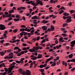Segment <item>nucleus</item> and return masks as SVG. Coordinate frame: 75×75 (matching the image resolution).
<instances>
[{
  "instance_id": "nucleus-1",
  "label": "nucleus",
  "mask_w": 75,
  "mask_h": 75,
  "mask_svg": "<svg viewBox=\"0 0 75 75\" xmlns=\"http://www.w3.org/2000/svg\"><path fill=\"white\" fill-rule=\"evenodd\" d=\"M19 72L22 74V75H31V71L28 70H27L26 71H23V70L20 69L19 70Z\"/></svg>"
},
{
  "instance_id": "nucleus-2",
  "label": "nucleus",
  "mask_w": 75,
  "mask_h": 75,
  "mask_svg": "<svg viewBox=\"0 0 75 75\" xmlns=\"http://www.w3.org/2000/svg\"><path fill=\"white\" fill-rule=\"evenodd\" d=\"M37 1L36 2H32L31 3L32 5H33V6H37V4H40V6H42L43 5L42 1H41L38 0H37Z\"/></svg>"
},
{
  "instance_id": "nucleus-3",
  "label": "nucleus",
  "mask_w": 75,
  "mask_h": 75,
  "mask_svg": "<svg viewBox=\"0 0 75 75\" xmlns=\"http://www.w3.org/2000/svg\"><path fill=\"white\" fill-rule=\"evenodd\" d=\"M40 47L38 46L37 47H33L32 49H30L29 50V51H30L31 52H34L35 50H37L39 49Z\"/></svg>"
},
{
  "instance_id": "nucleus-4",
  "label": "nucleus",
  "mask_w": 75,
  "mask_h": 75,
  "mask_svg": "<svg viewBox=\"0 0 75 75\" xmlns=\"http://www.w3.org/2000/svg\"><path fill=\"white\" fill-rule=\"evenodd\" d=\"M70 43L71 44V47L70 48V50H73L74 49L73 47H74V45H75V40L71 42Z\"/></svg>"
},
{
  "instance_id": "nucleus-5",
  "label": "nucleus",
  "mask_w": 75,
  "mask_h": 75,
  "mask_svg": "<svg viewBox=\"0 0 75 75\" xmlns=\"http://www.w3.org/2000/svg\"><path fill=\"white\" fill-rule=\"evenodd\" d=\"M9 57H8V56H7L6 57H4V58L5 59H7V58H9V59H11V58H13V53H10L9 54Z\"/></svg>"
},
{
  "instance_id": "nucleus-6",
  "label": "nucleus",
  "mask_w": 75,
  "mask_h": 75,
  "mask_svg": "<svg viewBox=\"0 0 75 75\" xmlns=\"http://www.w3.org/2000/svg\"><path fill=\"white\" fill-rule=\"evenodd\" d=\"M6 28V26L3 24L0 25V30H4Z\"/></svg>"
},
{
  "instance_id": "nucleus-7",
  "label": "nucleus",
  "mask_w": 75,
  "mask_h": 75,
  "mask_svg": "<svg viewBox=\"0 0 75 75\" xmlns=\"http://www.w3.org/2000/svg\"><path fill=\"white\" fill-rule=\"evenodd\" d=\"M47 63H45L44 65H41L40 66V68H44V67L45 68L47 67Z\"/></svg>"
},
{
  "instance_id": "nucleus-8",
  "label": "nucleus",
  "mask_w": 75,
  "mask_h": 75,
  "mask_svg": "<svg viewBox=\"0 0 75 75\" xmlns=\"http://www.w3.org/2000/svg\"><path fill=\"white\" fill-rule=\"evenodd\" d=\"M72 21V19H67V21H65L66 23H71Z\"/></svg>"
},
{
  "instance_id": "nucleus-9",
  "label": "nucleus",
  "mask_w": 75,
  "mask_h": 75,
  "mask_svg": "<svg viewBox=\"0 0 75 75\" xmlns=\"http://www.w3.org/2000/svg\"><path fill=\"white\" fill-rule=\"evenodd\" d=\"M25 59V58H22L19 61V62L21 64H23V63H24V60Z\"/></svg>"
},
{
  "instance_id": "nucleus-10",
  "label": "nucleus",
  "mask_w": 75,
  "mask_h": 75,
  "mask_svg": "<svg viewBox=\"0 0 75 75\" xmlns=\"http://www.w3.org/2000/svg\"><path fill=\"white\" fill-rule=\"evenodd\" d=\"M55 30V28H54V26L52 25H51V28H50V30L51 31H54V30Z\"/></svg>"
},
{
  "instance_id": "nucleus-11",
  "label": "nucleus",
  "mask_w": 75,
  "mask_h": 75,
  "mask_svg": "<svg viewBox=\"0 0 75 75\" xmlns=\"http://www.w3.org/2000/svg\"><path fill=\"white\" fill-rule=\"evenodd\" d=\"M42 23H44V24H46V23H49V21L48 20L46 21L45 20H44L42 21Z\"/></svg>"
},
{
  "instance_id": "nucleus-12",
  "label": "nucleus",
  "mask_w": 75,
  "mask_h": 75,
  "mask_svg": "<svg viewBox=\"0 0 75 75\" xmlns=\"http://www.w3.org/2000/svg\"><path fill=\"white\" fill-rule=\"evenodd\" d=\"M42 28L44 31H45L47 29V27L45 26H43L42 27Z\"/></svg>"
},
{
  "instance_id": "nucleus-13",
  "label": "nucleus",
  "mask_w": 75,
  "mask_h": 75,
  "mask_svg": "<svg viewBox=\"0 0 75 75\" xmlns=\"http://www.w3.org/2000/svg\"><path fill=\"white\" fill-rule=\"evenodd\" d=\"M62 64L63 65H65V67L67 66V63L65 62L64 61H63L62 62Z\"/></svg>"
},
{
  "instance_id": "nucleus-14",
  "label": "nucleus",
  "mask_w": 75,
  "mask_h": 75,
  "mask_svg": "<svg viewBox=\"0 0 75 75\" xmlns=\"http://www.w3.org/2000/svg\"><path fill=\"white\" fill-rule=\"evenodd\" d=\"M3 66L4 67H6V66H5V64L4 63H3L1 64H0V68H1V67H2Z\"/></svg>"
},
{
  "instance_id": "nucleus-15",
  "label": "nucleus",
  "mask_w": 75,
  "mask_h": 75,
  "mask_svg": "<svg viewBox=\"0 0 75 75\" xmlns=\"http://www.w3.org/2000/svg\"><path fill=\"white\" fill-rule=\"evenodd\" d=\"M12 71V69L11 68L9 67L8 69V74H10Z\"/></svg>"
},
{
  "instance_id": "nucleus-16",
  "label": "nucleus",
  "mask_w": 75,
  "mask_h": 75,
  "mask_svg": "<svg viewBox=\"0 0 75 75\" xmlns=\"http://www.w3.org/2000/svg\"><path fill=\"white\" fill-rule=\"evenodd\" d=\"M31 19H32V20H34L35 19H36V20H37V16H33L31 18Z\"/></svg>"
},
{
  "instance_id": "nucleus-17",
  "label": "nucleus",
  "mask_w": 75,
  "mask_h": 75,
  "mask_svg": "<svg viewBox=\"0 0 75 75\" xmlns=\"http://www.w3.org/2000/svg\"><path fill=\"white\" fill-rule=\"evenodd\" d=\"M64 10H62L61 11H59L58 13L59 14H62V13H64Z\"/></svg>"
},
{
  "instance_id": "nucleus-18",
  "label": "nucleus",
  "mask_w": 75,
  "mask_h": 75,
  "mask_svg": "<svg viewBox=\"0 0 75 75\" xmlns=\"http://www.w3.org/2000/svg\"><path fill=\"white\" fill-rule=\"evenodd\" d=\"M37 52H38V51H36V53L35 52L33 53H32V54L33 55H35V56H37V55H38V54L37 53Z\"/></svg>"
},
{
  "instance_id": "nucleus-19",
  "label": "nucleus",
  "mask_w": 75,
  "mask_h": 75,
  "mask_svg": "<svg viewBox=\"0 0 75 75\" xmlns=\"http://www.w3.org/2000/svg\"><path fill=\"white\" fill-rule=\"evenodd\" d=\"M42 58V55L39 54L38 55V56L37 57L38 59H40V58Z\"/></svg>"
},
{
  "instance_id": "nucleus-20",
  "label": "nucleus",
  "mask_w": 75,
  "mask_h": 75,
  "mask_svg": "<svg viewBox=\"0 0 75 75\" xmlns=\"http://www.w3.org/2000/svg\"><path fill=\"white\" fill-rule=\"evenodd\" d=\"M33 29H34V28L33 27L31 28L30 29H28L27 31H28V32H30V31H31V30H33Z\"/></svg>"
},
{
  "instance_id": "nucleus-21",
  "label": "nucleus",
  "mask_w": 75,
  "mask_h": 75,
  "mask_svg": "<svg viewBox=\"0 0 75 75\" xmlns=\"http://www.w3.org/2000/svg\"><path fill=\"white\" fill-rule=\"evenodd\" d=\"M4 54V52H3V51L0 52V54L1 55V56H3Z\"/></svg>"
},
{
  "instance_id": "nucleus-22",
  "label": "nucleus",
  "mask_w": 75,
  "mask_h": 75,
  "mask_svg": "<svg viewBox=\"0 0 75 75\" xmlns=\"http://www.w3.org/2000/svg\"><path fill=\"white\" fill-rule=\"evenodd\" d=\"M63 15L65 16H69V13H63Z\"/></svg>"
},
{
  "instance_id": "nucleus-23",
  "label": "nucleus",
  "mask_w": 75,
  "mask_h": 75,
  "mask_svg": "<svg viewBox=\"0 0 75 75\" xmlns=\"http://www.w3.org/2000/svg\"><path fill=\"white\" fill-rule=\"evenodd\" d=\"M20 18H19L18 19H14V21H20Z\"/></svg>"
},
{
  "instance_id": "nucleus-24",
  "label": "nucleus",
  "mask_w": 75,
  "mask_h": 75,
  "mask_svg": "<svg viewBox=\"0 0 75 75\" xmlns=\"http://www.w3.org/2000/svg\"><path fill=\"white\" fill-rule=\"evenodd\" d=\"M62 9H63L64 10H66L65 9V8H64V7L62 6L58 10V11H59V10H62Z\"/></svg>"
},
{
  "instance_id": "nucleus-25",
  "label": "nucleus",
  "mask_w": 75,
  "mask_h": 75,
  "mask_svg": "<svg viewBox=\"0 0 75 75\" xmlns=\"http://www.w3.org/2000/svg\"><path fill=\"white\" fill-rule=\"evenodd\" d=\"M69 58H72L73 57V54H71L69 55Z\"/></svg>"
},
{
  "instance_id": "nucleus-26",
  "label": "nucleus",
  "mask_w": 75,
  "mask_h": 75,
  "mask_svg": "<svg viewBox=\"0 0 75 75\" xmlns=\"http://www.w3.org/2000/svg\"><path fill=\"white\" fill-rule=\"evenodd\" d=\"M62 35L63 36V37H67V36H68V35H67V34L65 33H62Z\"/></svg>"
},
{
  "instance_id": "nucleus-27",
  "label": "nucleus",
  "mask_w": 75,
  "mask_h": 75,
  "mask_svg": "<svg viewBox=\"0 0 75 75\" xmlns=\"http://www.w3.org/2000/svg\"><path fill=\"white\" fill-rule=\"evenodd\" d=\"M50 61H51V59L50 58L47 59L46 61L45 62L46 64H47V63Z\"/></svg>"
},
{
  "instance_id": "nucleus-28",
  "label": "nucleus",
  "mask_w": 75,
  "mask_h": 75,
  "mask_svg": "<svg viewBox=\"0 0 75 75\" xmlns=\"http://www.w3.org/2000/svg\"><path fill=\"white\" fill-rule=\"evenodd\" d=\"M14 11V10L12 9L11 10H10L9 11V13H13Z\"/></svg>"
},
{
  "instance_id": "nucleus-29",
  "label": "nucleus",
  "mask_w": 75,
  "mask_h": 75,
  "mask_svg": "<svg viewBox=\"0 0 75 75\" xmlns=\"http://www.w3.org/2000/svg\"><path fill=\"white\" fill-rule=\"evenodd\" d=\"M19 48V47L17 46H16L14 48L13 50H18Z\"/></svg>"
},
{
  "instance_id": "nucleus-30",
  "label": "nucleus",
  "mask_w": 75,
  "mask_h": 75,
  "mask_svg": "<svg viewBox=\"0 0 75 75\" xmlns=\"http://www.w3.org/2000/svg\"><path fill=\"white\" fill-rule=\"evenodd\" d=\"M18 31V29H14L13 30V32L14 33H17Z\"/></svg>"
},
{
  "instance_id": "nucleus-31",
  "label": "nucleus",
  "mask_w": 75,
  "mask_h": 75,
  "mask_svg": "<svg viewBox=\"0 0 75 75\" xmlns=\"http://www.w3.org/2000/svg\"><path fill=\"white\" fill-rule=\"evenodd\" d=\"M56 65V63L54 62L53 63L51 64L52 67H54Z\"/></svg>"
},
{
  "instance_id": "nucleus-32",
  "label": "nucleus",
  "mask_w": 75,
  "mask_h": 75,
  "mask_svg": "<svg viewBox=\"0 0 75 75\" xmlns=\"http://www.w3.org/2000/svg\"><path fill=\"white\" fill-rule=\"evenodd\" d=\"M66 25H68V23H65L63 25V27H65Z\"/></svg>"
},
{
  "instance_id": "nucleus-33",
  "label": "nucleus",
  "mask_w": 75,
  "mask_h": 75,
  "mask_svg": "<svg viewBox=\"0 0 75 75\" xmlns=\"http://www.w3.org/2000/svg\"><path fill=\"white\" fill-rule=\"evenodd\" d=\"M63 40V38L62 37H61V38L59 39V42H61Z\"/></svg>"
},
{
  "instance_id": "nucleus-34",
  "label": "nucleus",
  "mask_w": 75,
  "mask_h": 75,
  "mask_svg": "<svg viewBox=\"0 0 75 75\" xmlns=\"http://www.w3.org/2000/svg\"><path fill=\"white\" fill-rule=\"evenodd\" d=\"M22 33H23V34L24 35H26L27 34H28V33L27 32H25L24 31L22 32Z\"/></svg>"
},
{
  "instance_id": "nucleus-35",
  "label": "nucleus",
  "mask_w": 75,
  "mask_h": 75,
  "mask_svg": "<svg viewBox=\"0 0 75 75\" xmlns=\"http://www.w3.org/2000/svg\"><path fill=\"white\" fill-rule=\"evenodd\" d=\"M40 39V36H38L37 37L36 40L38 41Z\"/></svg>"
},
{
  "instance_id": "nucleus-36",
  "label": "nucleus",
  "mask_w": 75,
  "mask_h": 75,
  "mask_svg": "<svg viewBox=\"0 0 75 75\" xmlns=\"http://www.w3.org/2000/svg\"><path fill=\"white\" fill-rule=\"evenodd\" d=\"M44 42H46V40H45V39H44L41 42V43L42 44V43H44Z\"/></svg>"
},
{
  "instance_id": "nucleus-37",
  "label": "nucleus",
  "mask_w": 75,
  "mask_h": 75,
  "mask_svg": "<svg viewBox=\"0 0 75 75\" xmlns=\"http://www.w3.org/2000/svg\"><path fill=\"white\" fill-rule=\"evenodd\" d=\"M75 13V11H74L73 10H71V14H72V13Z\"/></svg>"
},
{
  "instance_id": "nucleus-38",
  "label": "nucleus",
  "mask_w": 75,
  "mask_h": 75,
  "mask_svg": "<svg viewBox=\"0 0 75 75\" xmlns=\"http://www.w3.org/2000/svg\"><path fill=\"white\" fill-rule=\"evenodd\" d=\"M20 35L21 37H22L23 36V32L20 33Z\"/></svg>"
},
{
  "instance_id": "nucleus-39",
  "label": "nucleus",
  "mask_w": 75,
  "mask_h": 75,
  "mask_svg": "<svg viewBox=\"0 0 75 75\" xmlns=\"http://www.w3.org/2000/svg\"><path fill=\"white\" fill-rule=\"evenodd\" d=\"M10 42L11 43H14V42H16V40H14V41H10Z\"/></svg>"
},
{
  "instance_id": "nucleus-40",
  "label": "nucleus",
  "mask_w": 75,
  "mask_h": 75,
  "mask_svg": "<svg viewBox=\"0 0 75 75\" xmlns=\"http://www.w3.org/2000/svg\"><path fill=\"white\" fill-rule=\"evenodd\" d=\"M71 62H75V59H71Z\"/></svg>"
},
{
  "instance_id": "nucleus-41",
  "label": "nucleus",
  "mask_w": 75,
  "mask_h": 75,
  "mask_svg": "<svg viewBox=\"0 0 75 75\" xmlns=\"http://www.w3.org/2000/svg\"><path fill=\"white\" fill-rule=\"evenodd\" d=\"M22 50L23 51H26L27 50V48L26 47H25L22 48Z\"/></svg>"
},
{
  "instance_id": "nucleus-42",
  "label": "nucleus",
  "mask_w": 75,
  "mask_h": 75,
  "mask_svg": "<svg viewBox=\"0 0 75 75\" xmlns=\"http://www.w3.org/2000/svg\"><path fill=\"white\" fill-rule=\"evenodd\" d=\"M16 62V63H17V64H20V61H18V60L15 61Z\"/></svg>"
},
{
  "instance_id": "nucleus-43",
  "label": "nucleus",
  "mask_w": 75,
  "mask_h": 75,
  "mask_svg": "<svg viewBox=\"0 0 75 75\" xmlns=\"http://www.w3.org/2000/svg\"><path fill=\"white\" fill-rule=\"evenodd\" d=\"M32 65H33V63H32L30 64V68H33V67H32Z\"/></svg>"
},
{
  "instance_id": "nucleus-44",
  "label": "nucleus",
  "mask_w": 75,
  "mask_h": 75,
  "mask_svg": "<svg viewBox=\"0 0 75 75\" xmlns=\"http://www.w3.org/2000/svg\"><path fill=\"white\" fill-rule=\"evenodd\" d=\"M34 29H33L30 32V33H34Z\"/></svg>"
},
{
  "instance_id": "nucleus-45",
  "label": "nucleus",
  "mask_w": 75,
  "mask_h": 75,
  "mask_svg": "<svg viewBox=\"0 0 75 75\" xmlns=\"http://www.w3.org/2000/svg\"><path fill=\"white\" fill-rule=\"evenodd\" d=\"M69 4V5L70 7H71L72 6V2H70Z\"/></svg>"
},
{
  "instance_id": "nucleus-46",
  "label": "nucleus",
  "mask_w": 75,
  "mask_h": 75,
  "mask_svg": "<svg viewBox=\"0 0 75 75\" xmlns=\"http://www.w3.org/2000/svg\"><path fill=\"white\" fill-rule=\"evenodd\" d=\"M22 10H25L26 8L25 7H21Z\"/></svg>"
},
{
  "instance_id": "nucleus-47",
  "label": "nucleus",
  "mask_w": 75,
  "mask_h": 75,
  "mask_svg": "<svg viewBox=\"0 0 75 75\" xmlns=\"http://www.w3.org/2000/svg\"><path fill=\"white\" fill-rule=\"evenodd\" d=\"M22 10L21 9V7H18V9H17V10Z\"/></svg>"
},
{
  "instance_id": "nucleus-48",
  "label": "nucleus",
  "mask_w": 75,
  "mask_h": 75,
  "mask_svg": "<svg viewBox=\"0 0 75 75\" xmlns=\"http://www.w3.org/2000/svg\"><path fill=\"white\" fill-rule=\"evenodd\" d=\"M25 30V28H22L20 29L21 31H24Z\"/></svg>"
},
{
  "instance_id": "nucleus-49",
  "label": "nucleus",
  "mask_w": 75,
  "mask_h": 75,
  "mask_svg": "<svg viewBox=\"0 0 75 75\" xmlns=\"http://www.w3.org/2000/svg\"><path fill=\"white\" fill-rule=\"evenodd\" d=\"M44 72V69H40V72Z\"/></svg>"
},
{
  "instance_id": "nucleus-50",
  "label": "nucleus",
  "mask_w": 75,
  "mask_h": 75,
  "mask_svg": "<svg viewBox=\"0 0 75 75\" xmlns=\"http://www.w3.org/2000/svg\"><path fill=\"white\" fill-rule=\"evenodd\" d=\"M21 51H22V50L21 49L19 48L18 50V52H20Z\"/></svg>"
},
{
  "instance_id": "nucleus-51",
  "label": "nucleus",
  "mask_w": 75,
  "mask_h": 75,
  "mask_svg": "<svg viewBox=\"0 0 75 75\" xmlns=\"http://www.w3.org/2000/svg\"><path fill=\"white\" fill-rule=\"evenodd\" d=\"M57 2H58L57 0H55L53 1V3L54 4L56 3H57Z\"/></svg>"
},
{
  "instance_id": "nucleus-52",
  "label": "nucleus",
  "mask_w": 75,
  "mask_h": 75,
  "mask_svg": "<svg viewBox=\"0 0 75 75\" xmlns=\"http://www.w3.org/2000/svg\"><path fill=\"white\" fill-rule=\"evenodd\" d=\"M63 19H64V20H66V19H67V17L63 16Z\"/></svg>"
},
{
  "instance_id": "nucleus-53",
  "label": "nucleus",
  "mask_w": 75,
  "mask_h": 75,
  "mask_svg": "<svg viewBox=\"0 0 75 75\" xmlns=\"http://www.w3.org/2000/svg\"><path fill=\"white\" fill-rule=\"evenodd\" d=\"M11 49H8L7 50V52H11Z\"/></svg>"
},
{
  "instance_id": "nucleus-54",
  "label": "nucleus",
  "mask_w": 75,
  "mask_h": 75,
  "mask_svg": "<svg viewBox=\"0 0 75 75\" xmlns=\"http://www.w3.org/2000/svg\"><path fill=\"white\" fill-rule=\"evenodd\" d=\"M4 40H1L0 41V42H1V43H3V42H4Z\"/></svg>"
},
{
  "instance_id": "nucleus-55",
  "label": "nucleus",
  "mask_w": 75,
  "mask_h": 75,
  "mask_svg": "<svg viewBox=\"0 0 75 75\" xmlns=\"http://www.w3.org/2000/svg\"><path fill=\"white\" fill-rule=\"evenodd\" d=\"M14 67H15V65H13L12 66L10 67L9 68H11V69H12Z\"/></svg>"
},
{
  "instance_id": "nucleus-56",
  "label": "nucleus",
  "mask_w": 75,
  "mask_h": 75,
  "mask_svg": "<svg viewBox=\"0 0 75 75\" xmlns=\"http://www.w3.org/2000/svg\"><path fill=\"white\" fill-rule=\"evenodd\" d=\"M60 29L62 30V31H64L66 30V29L65 28H60Z\"/></svg>"
},
{
  "instance_id": "nucleus-57",
  "label": "nucleus",
  "mask_w": 75,
  "mask_h": 75,
  "mask_svg": "<svg viewBox=\"0 0 75 75\" xmlns=\"http://www.w3.org/2000/svg\"><path fill=\"white\" fill-rule=\"evenodd\" d=\"M48 39H49V38H45V40H46V41H49V40H48Z\"/></svg>"
},
{
  "instance_id": "nucleus-58",
  "label": "nucleus",
  "mask_w": 75,
  "mask_h": 75,
  "mask_svg": "<svg viewBox=\"0 0 75 75\" xmlns=\"http://www.w3.org/2000/svg\"><path fill=\"white\" fill-rule=\"evenodd\" d=\"M25 15H26V16H29L30 14L29 13H25Z\"/></svg>"
},
{
  "instance_id": "nucleus-59",
  "label": "nucleus",
  "mask_w": 75,
  "mask_h": 75,
  "mask_svg": "<svg viewBox=\"0 0 75 75\" xmlns=\"http://www.w3.org/2000/svg\"><path fill=\"white\" fill-rule=\"evenodd\" d=\"M12 24V22H10L8 24V25H11Z\"/></svg>"
},
{
  "instance_id": "nucleus-60",
  "label": "nucleus",
  "mask_w": 75,
  "mask_h": 75,
  "mask_svg": "<svg viewBox=\"0 0 75 75\" xmlns=\"http://www.w3.org/2000/svg\"><path fill=\"white\" fill-rule=\"evenodd\" d=\"M16 18H20V15H18L16 16Z\"/></svg>"
},
{
  "instance_id": "nucleus-61",
  "label": "nucleus",
  "mask_w": 75,
  "mask_h": 75,
  "mask_svg": "<svg viewBox=\"0 0 75 75\" xmlns=\"http://www.w3.org/2000/svg\"><path fill=\"white\" fill-rule=\"evenodd\" d=\"M75 68L74 67L73 69H71V71H75Z\"/></svg>"
},
{
  "instance_id": "nucleus-62",
  "label": "nucleus",
  "mask_w": 75,
  "mask_h": 75,
  "mask_svg": "<svg viewBox=\"0 0 75 75\" xmlns=\"http://www.w3.org/2000/svg\"><path fill=\"white\" fill-rule=\"evenodd\" d=\"M24 51H22L21 52V55H22V54H24Z\"/></svg>"
},
{
  "instance_id": "nucleus-63",
  "label": "nucleus",
  "mask_w": 75,
  "mask_h": 75,
  "mask_svg": "<svg viewBox=\"0 0 75 75\" xmlns=\"http://www.w3.org/2000/svg\"><path fill=\"white\" fill-rule=\"evenodd\" d=\"M66 48L67 50H69V46H66Z\"/></svg>"
},
{
  "instance_id": "nucleus-64",
  "label": "nucleus",
  "mask_w": 75,
  "mask_h": 75,
  "mask_svg": "<svg viewBox=\"0 0 75 75\" xmlns=\"http://www.w3.org/2000/svg\"><path fill=\"white\" fill-rule=\"evenodd\" d=\"M4 14H5V15H8V13L7 12H4Z\"/></svg>"
}]
</instances>
